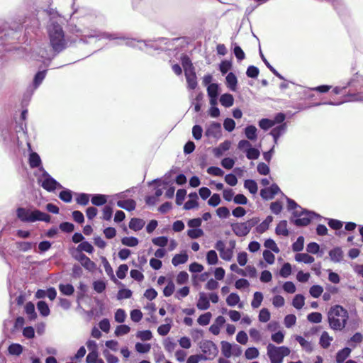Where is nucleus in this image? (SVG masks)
<instances>
[{
  "mask_svg": "<svg viewBox=\"0 0 363 363\" xmlns=\"http://www.w3.org/2000/svg\"><path fill=\"white\" fill-rule=\"evenodd\" d=\"M21 36V27L18 26L16 28H7L6 26L0 28V62L4 57V52L16 50L18 52L19 57H24L26 48L18 46Z\"/></svg>",
  "mask_w": 363,
  "mask_h": 363,
  "instance_id": "f257e3e1",
  "label": "nucleus"
},
{
  "mask_svg": "<svg viewBox=\"0 0 363 363\" xmlns=\"http://www.w3.org/2000/svg\"><path fill=\"white\" fill-rule=\"evenodd\" d=\"M80 35V41L88 43L89 40L95 38L96 40H101V39L108 40H125V45L132 48H137L141 50H144V48L142 47L143 41L137 40L133 38H127L118 33H111L105 31H101L98 28H93L89 27H85L82 31Z\"/></svg>",
  "mask_w": 363,
  "mask_h": 363,
  "instance_id": "f03ea898",
  "label": "nucleus"
},
{
  "mask_svg": "<svg viewBox=\"0 0 363 363\" xmlns=\"http://www.w3.org/2000/svg\"><path fill=\"white\" fill-rule=\"evenodd\" d=\"M329 326L333 330H342L349 319L347 311L340 305L332 306L328 313Z\"/></svg>",
  "mask_w": 363,
  "mask_h": 363,
  "instance_id": "7ed1b4c3",
  "label": "nucleus"
},
{
  "mask_svg": "<svg viewBox=\"0 0 363 363\" xmlns=\"http://www.w3.org/2000/svg\"><path fill=\"white\" fill-rule=\"evenodd\" d=\"M48 33L50 45L55 52L59 53L66 48L65 33L60 24L52 23L48 26Z\"/></svg>",
  "mask_w": 363,
  "mask_h": 363,
  "instance_id": "20e7f679",
  "label": "nucleus"
},
{
  "mask_svg": "<svg viewBox=\"0 0 363 363\" xmlns=\"http://www.w3.org/2000/svg\"><path fill=\"white\" fill-rule=\"evenodd\" d=\"M17 218L23 223H34L36 221H44L49 223L50 216L39 210L31 211L24 207H18L16 209Z\"/></svg>",
  "mask_w": 363,
  "mask_h": 363,
  "instance_id": "39448f33",
  "label": "nucleus"
},
{
  "mask_svg": "<svg viewBox=\"0 0 363 363\" xmlns=\"http://www.w3.org/2000/svg\"><path fill=\"white\" fill-rule=\"evenodd\" d=\"M314 218H320L322 217L313 211L300 208L296 210L295 212H292L291 222L298 227L306 226Z\"/></svg>",
  "mask_w": 363,
  "mask_h": 363,
  "instance_id": "423d86ee",
  "label": "nucleus"
},
{
  "mask_svg": "<svg viewBox=\"0 0 363 363\" xmlns=\"http://www.w3.org/2000/svg\"><path fill=\"white\" fill-rule=\"evenodd\" d=\"M267 355L271 363H281L284 357L290 354V350L286 346L277 347L269 343L267 345Z\"/></svg>",
  "mask_w": 363,
  "mask_h": 363,
  "instance_id": "0eeeda50",
  "label": "nucleus"
},
{
  "mask_svg": "<svg viewBox=\"0 0 363 363\" xmlns=\"http://www.w3.org/2000/svg\"><path fill=\"white\" fill-rule=\"evenodd\" d=\"M40 172H42V175L40 182H41V186L44 189L48 192H53L57 189L62 188L61 184L51 177L43 167H40Z\"/></svg>",
  "mask_w": 363,
  "mask_h": 363,
  "instance_id": "6e6552de",
  "label": "nucleus"
},
{
  "mask_svg": "<svg viewBox=\"0 0 363 363\" xmlns=\"http://www.w3.org/2000/svg\"><path fill=\"white\" fill-rule=\"evenodd\" d=\"M167 38H159L155 40H148L143 41L142 47L144 48V50L150 52L151 50H162V45L167 44Z\"/></svg>",
  "mask_w": 363,
  "mask_h": 363,
  "instance_id": "1a4fd4ad",
  "label": "nucleus"
},
{
  "mask_svg": "<svg viewBox=\"0 0 363 363\" xmlns=\"http://www.w3.org/2000/svg\"><path fill=\"white\" fill-rule=\"evenodd\" d=\"M221 125L218 122H212L205 131V135L208 138H218L221 135Z\"/></svg>",
  "mask_w": 363,
  "mask_h": 363,
  "instance_id": "9d476101",
  "label": "nucleus"
},
{
  "mask_svg": "<svg viewBox=\"0 0 363 363\" xmlns=\"http://www.w3.org/2000/svg\"><path fill=\"white\" fill-rule=\"evenodd\" d=\"M230 226L234 234L238 237H245L250 232L245 222L232 223Z\"/></svg>",
  "mask_w": 363,
  "mask_h": 363,
  "instance_id": "9b49d317",
  "label": "nucleus"
},
{
  "mask_svg": "<svg viewBox=\"0 0 363 363\" xmlns=\"http://www.w3.org/2000/svg\"><path fill=\"white\" fill-rule=\"evenodd\" d=\"M28 162L30 168H39L40 171V167L42 166V161L39 155L35 152H31L29 154Z\"/></svg>",
  "mask_w": 363,
  "mask_h": 363,
  "instance_id": "f8f14e48",
  "label": "nucleus"
},
{
  "mask_svg": "<svg viewBox=\"0 0 363 363\" xmlns=\"http://www.w3.org/2000/svg\"><path fill=\"white\" fill-rule=\"evenodd\" d=\"M244 133L248 140L256 141L257 139V129L253 125L246 126L244 129Z\"/></svg>",
  "mask_w": 363,
  "mask_h": 363,
  "instance_id": "ddd939ff",
  "label": "nucleus"
},
{
  "mask_svg": "<svg viewBox=\"0 0 363 363\" xmlns=\"http://www.w3.org/2000/svg\"><path fill=\"white\" fill-rule=\"evenodd\" d=\"M45 76L46 70L39 71L35 74L33 84L30 87L32 89V92L40 85V84L44 80Z\"/></svg>",
  "mask_w": 363,
  "mask_h": 363,
  "instance_id": "4468645a",
  "label": "nucleus"
},
{
  "mask_svg": "<svg viewBox=\"0 0 363 363\" xmlns=\"http://www.w3.org/2000/svg\"><path fill=\"white\" fill-rule=\"evenodd\" d=\"M230 144L231 143L229 140H225L223 143H221L218 147L213 150L214 155L216 157H221L225 151L230 149Z\"/></svg>",
  "mask_w": 363,
  "mask_h": 363,
  "instance_id": "2eb2a0df",
  "label": "nucleus"
},
{
  "mask_svg": "<svg viewBox=\"0 0 363 363\" xmlns=\"http://www.w3.org/2000/svg\"><path fill=\"white\" fill-rule=\"evenodd\" d=\"M117 206L128 211H131L135 208L136 202L133 199L119 200L117 201Z\"/></svg>",
  "mask_w": 363,
  "mask_h": 363,
  "instance_id": "dca6fc26",
  "label": "nucleus"
},
{
  "mask_svg": "<svg viewBox=\"0 0 363 363\" xmlns=\"http://www.w3.org/2000/svg\"><path fill=\"white\" fill-rule=\"evenodd\" d=\"M273 221V217L272 216H268L267 218L258 225H257L255 230L259 234L264 233L266 230H268L269 225Z\"/></svg>",
  "mask_w": 363,
  "mask_h": 363,
  "instance_id": "f3484780",
  "label": "nucleus"
},
{
  "mask_svg": "<svg viewBox=\"0 0 363 363\" xmlns=\"http://www.w3.org/2000/svg\"><path fill=\"white\" fill-rule=\"evenodd\" d=\"M196 306L200 310H207L210 307L209 300L203 292L199 293V298Z\"/></svg>",
  "mask_w": 363,
  "mask_h": 363,
  "instance_id": "a211bd4d",
  "label": "nucleus"
},
{
  "mask_svg": "<svg viewBox=\"0 0 363 363\" xmlns=\"http://www.w3.org/2000/svg\"><path fill=\"white\" fill-rule=\"evenodd\" d=\"M329 256L333 262H340L343 257V252L340 247H335L330 250Z\"/></svg>",
  "mask_w": 363,
  "mask_h": 363,
  "instance_id": "6ab92c4d",
  "label": "nucleus"
},
{
  "mask_svg": "<svg viewBox=\"0 0 363 363\" xmlns=\"http://www.w3.org/2000/svg\"><path fill=\"white\" fill-rule=\"evenodd\" d=\"M57 54V53H56L53 51L52 48V50H47L46 49H44V48H40L39 50V52H38L39 57L43 59L44 60V62L46 60H48L49 62L51 61Z\"/></svg>",
  "mask_w": 363,
  "mask_h": 363,
  "instance_id": "aec40b11",
  "label": "nucleus"
},
{
  "mask_svg": "<svg viewBox=\"0 0 363 363\" xmlns=\"http://www.w3.org/2000/svg\"><path fill=\"white\" fill-rule=\"evenodd\" d=\"M275 233L277 235L288 236L289 234V230L287 229L286 220H281L275 228Z\"/></svg>",
  "mask_w": 363,
  "mask_h": 363,
  "instance_id": "412c9836",
  "label": "nucleus"
},
{
  "mask_svg": "<svg viewBox=\"0 0 363 363\" xmlns=\"http://www.w3.org/2000/svg\"><path fill=\"white\" fill-rule=\"evenodd\" d=\"M352 350L349 347H345L337 352L336 354L337 363H343L345 360L350 356Z\"/></svg>",
  "mask_w": 363,
  "mask_h": 363,
  "instance_id": "4be33fe9",
  "label": "nucleus"
},
{
  "mask_svg": "<svg viewBox=\"0 0 363 363\" xmlns=\"http://www.w3.org/2000/svg\"><path fill=\"white\" fill-rule=\"evenodd\" d=\"M145 225V221L140 218H133L129 222V228L134 230H140Z\"/></svg>",
  "mask_w": 363,
  "mask_h": 363,
  "instance_id": "5701e85b",
  "label": "nucleus"
},
{
  "mask_svg": "<svg viewBox=\"0 0 363 363\" xmlns=\"http://www.w3.org/2000/svg\"><path fill=\"white\" fill-rule=\"evenodd\" d=\"M91 203L94 206H103L107 201L106 196L104 194H92L91 195Z\"/></svg>",
  "mask_w": 363,
  "mask_h": 363,
  "instance_id": "b1692460",
  "label": "nucleus"
},
{
  "mask_svg": "<svg viewBox=\"0 0 363 363\" xmlns=\"http://www.w3.org/2000/svg\"><path fill=\"white\" fill-rule=\"evenodd\" d=\"M295 260L298 262H303L305 264L313 263L315 260L314 257L307 253H297L295 255Z\"/></svg>",
  "mask_w": 363,
  "mask_h": 363,
  "instance_id": "393cba45",
  "label": "nucleus"
},
{
  "mask_svg": "<svg viewBox=\"0 0 363 363\" xmlns=\"http://www.w3.org/2000/svg\"><path fill=\"white\" fill-rule=\"evenodd\" d=\"M221 345V352L223 355L225 357V358L227 359V358H229L232 356V349L233 345L230 342L227 341H222L220 342Z\"/></svg>",
  "mask_w": 363,
  "mask_h": 363,
  "instance_id": "a878e982",
  "label": "nucleus"
},
{
  "mask_svg": "<svg viewBox=\"0 0 363 363\" xmlns=\"http://www.w3.org/2000/svg\"><path fill=\"white\" fill-rule=\"evenodd\" d=\"M37 309L40 314L43 317H47L50 315V310L48 303L44 301H39L37 303Z\"/></svg>",
  "mask_w": 363,
  "mask_h": 363,
  "instance_id": "bb28decb",
  "label": "nucleus"
},
{
  "mask_svg": "<svg viewBox=\"0 0 363 363\" xmlns=\"http://www.w3.org/2000/svg\"><path fill=\"white\" fill-rule=\"evenodd\" d=\"M225 79H226V84H227L228 87L231 91H235L237 83H238V79H237L236 76L233 72H230L226 76Z\"/></svg>",
  "mask_w": 363,
  "mask_h": 363,
  "instance_id": "cd10ccee",
  "label": "nucleus"
},
{
  "mask_svg": "<svg viewBox=\"0 0 363 363\" xmlns=\"http://www.w3.org/2000/svg\"><path fill=\"white\" fill-rule=\"evenodd\" d=\"M220 102L222 106L228 108L233 105L234 98L230 94H223L220 96Z\"/></svg>",
  "mask_w": 363,
  "mask_h": 363,
  "instance_id": "c85d7f7f",
  "label": "nucleus"
},
{
  "mask_svg": "<svg viewBox=\"0 0 363 363\" xmlns=\"http://www.w3.org/2000/svg\"><path fill=\"white\" fill-rule=\"evenodd\" d=\"M187 260L188 255L186 252H184L182 254L175 255L172 259V263L174 266L177 267L179 264L186 263Z\"/></svg>",
  "mask_w": 363,
  "mask_h": 363,
  "instance_id": "c756f323",
  "label": "nucleus"
},
{
  "mask_svg": "<svg viewBox=\"0 0 363 363\" xmlns=\"http://www.w3.org/2000/svg\"><path fill=\"white\" fill-rule=\"evenodd\" d=\"M333 337H330L328 332L324 331L320 336V345L324 349H327L330 345L331 342L333 341Z\"/></svg>",
  "mask_w": 363,
  "mask_h": 363,
  "instance_id": "7c9ffc66",
  "label": "nucleus"
},
{
  "mask_svg": "<svg viewBox=\"0 0 363 363\" xmlns=\"http://www.w3.org/2000/svg\"><path fill=\"white\" fill-rule=\"evenodd\" d=\"M62 190L59 194V198L65 203H70L72 200V191L62 186Z\"/></svg>",
  "mask_w": 363,
  "mask_h": 363,
  "instance_id": "2f4dec72",
  "label": "nucleus"
},
{
  "mask_svg": "<svg viewBox=\"0 0 363 363\" xmlns=\"http://www.w3.org/2000/svg\"><path fill=\"white\" fill-rule=\"evenodd\" d=\"M25 312L30 320H33L37 318L35 306L32 302L26 303L25 306Z\"/></svg>",
  "mask_w": 363,
  "mask_h": 363,
  "instance_id": "473e14b6",
  "label": "nucleus"
},
{
  "mask_svg": "<svg viewBox=\"0 0 363 363\" xmlns=\"http://www.w3.org/2000/svg\"><path fill=\"white\" fill-rule=\"evenodd\" d=\"M201 349L205 354L213 353V350H217L216 345L212 341H205L201 345Z\"/></svg>",
  "mask_w": 363,
  "mask_h": 363,
  "instance_id": "72a5a7b5",
  "label": "nucleus"
},
{
  "mask_svg": "<svg viewBox=\"0 0 363 363\" xmlns=\"http://www.w3.org/2000/svg\"><path fill=\"white\" fill-rule=\"evenodd\" d=\"M305 304V298L303 295L301 294H296L294 298H293V301H292V305L293 306L299 310V309H301L303 308V306H304Z\"/></svg>",
  "mask_w": 363,
  "mask_h": 363,
  "instance_id": "f704fd0d",
  "label": "nucleus"
},
{
  "mask_svg": "<svg viewBox=\"0 0 363 363\" xmlns=\"http://www.w3.org/2000/svg\"><path fill=\"white\" fill-rule=\"evenodd\" d=\"M23 346L18 343H12L8 347V352L11 355H20L23 352Z\"/></svg>",
  "mask_w": 363,
  "mask_h": 363,
  "instance_id": "c9c22d12",
  "label": "nucleus"
},
{
  "mask_svg": "<svg viewBox=\"0 0 363 363\" xmlns=\"http://www.w3.org/2000/svg\"><path fill=\"white\" fill-rule=\"evenodd\" d=\"M244 187L247 189L252 194H255L257 192V184L253 179H247L244 182Z\"/></svg>",
  "mask_w": 363,
  "mask_h": 363,
  "instance_id": "e433bc0d",
  "label": "nucleus"
},
{
  "mask_svg": "<svg viewBox=\"0 0 363 363\" xmlns=\"http://www.w3.org/2000/svg\"><path fill=\"white\" fill-rule=\"evenodd\" d=\"M206 262L209 265H215L218 263V257L215 250H211L207 252Z\"/></svg>",
  "mask_w": 363,
  "mask_h": 363,
  "instance_id": "4c0bfd02",
  "label": "nucleus"
},
{
  "mask_svg": "<svg viewBox=\"0 0 363 363\" xmlns=\"http://www.w3.org/2000/svg\"><path fill=\"white\" fill-rule=\"evenodd\" d=\"M259 55L262 59V60L264 62L265 65L269 68V69L277 77H279L281 79H284V77L280 74L272 66V64H269V62L267 61V60L265 58L264 55H263L261 49L259 48Z\"/></svg>",
  "mask_w": 363,
  "mask_h": 363,
  "instance_id": "58836bf2",
  "label": "nucleus"
},
{
  "mask_svg": "<svg viewBox=\"0 0 363 363\" xmlns=\"http://www.w3.org/2000/svg\"><path fill=\"white\" fill-rule=\"evenodd\" d=\"M76 196V201L78 204L82 206H86L89 203L91 194L79 193L77 194Z\"/></svg>",
  "mask_w": 363,
  "mask_h": 363,
  "instance_id": "ea45409f",
  "label": "nucleus"
},
{
  "mask_svg": "<svg viewBox=\"0 0 363 363\" xmlns=\"http://www.w3.org/2000/svg\"><path fill=\"white\" fill-rule=\"evenodd\" d=\"M207 93L209 97L218 98L219 94V86L218 84L212 83L207 87Z\"/></svg>",
  "mask_w": 363,
  "mask_h": 363,
  "instance_id": "a19ab883",
  "label": "nucleus"
},
{
  "mask_svg": "<svg viewBox=\"0 0 363 363\" xmlns=\"http://www.w3.org/2000/svg\"><path fill=\"white\" fill-rule=\"evenodd\" d=\"M287 125L286 123H281L279 125L273 128L270 131V135H275L277 137H280L286 131Z\"/></svg>",
  "mask_w": 363,
  "mask_h": 363,
  "instance_id": "79ce46f5",
  "label": "nucleus"
},
{
  "mask_svg": "<svg viewBox=\"0 0 363 363\" xmlns=\"http://www.w3.org/2000/svg\"><path fill=\"white\" fill-rule=\"evenodd\" d=\"M101 261L106 274L111 277L112 280L116 281V279L115 278V276L113 274V269L109 262H108L107 259L104 257H102Z\"/></svg>",
  "mask_w": 363,
  "mask_h": 363,
  "instance_id": "37998d69",
  "label": "nucleus"
},
{
  "mask_svg": "<svg viewBox=\"0 0 363 363\" xmlns=\"http://www.w3.org/2000/svg\"><path fill=\"white\" fill-rule=\"evenodd\" d=\"M59 290L62 294H64L65 296H71L73 294V293L74 291V286L70 284H60Z\"/></svg>",
  "mask_w": 363,
  "mask_h": 363,
  "instance_id": "c03bdc74",
  "label": "nucleus"
},
{
  "mask_svg": "<svg viewBox=\"0 0 363 363\" xmlns=\"http://www.w3.org/2000/svg\"><path fill=\"white\" fill-rule=\"evenodd\" d=\"M363 340V335L360 333H354L350 339L348 340L347 343L351 345L352 347H355L357 344H359Z\"/></svg>",
  "mask_w": 363,
  "mask_h": 363,
  "instance_id": "a18cd8bd",
  "label": "nucleus"
},
{
  "mask_svg": "<svg viewBox=\"0 0 363 363\" xmlns=\"http://www.w3.org/2000/svg\"><path fill=\"white\" fill-rule=\"evenodd\" d=\"M263 300V294L259 291L254 293L253 299L251 302V306L253 308H257Z\"/></svg>",
  "mask_w": 363,
  "mask_h": 363,
  "instance_id": "49530a36",
  "label": "nucleus"
},
{
  "mask_svg": "<svg viewBox=\"0 0 363 363\" xmlns=\"http://www.w3.org/2000/svg\"><path fill=\"white\" fill-rule=\"evenodd\" d=\"M138 242V239L135 237H124L121 239V243L128 247H135Z\"/></svg>",
  "mask_w": 363,
  "mask_h": 363,
  "instance_id": "de8ad7c7",
  "label": "nucleus"
},
{
  "mask_svg": "<svg viewBox=\"0 0 363 363\" xmlns=\"http://www.w3.org/2000/svg\"><path fill=\"white\" fill-rule=\"evenodd\" d=\"M77 250L91 254L94 252V247L88 241H83L77 246Z\"/></svg>",
  "mask_w": 363,
  "mask_h": 363,
  "instance_id": "09e8293b",
  "label": "nucleus"
},
{
  "mask_svg": "<svg viewBox=\"0 0 363 363\" xmlns=\"http://www.w3.org/2000/svg\"><path fill=\"white\" fill-rule=\"evenodd\" d=\"M259 350L255 347L247 348L245 352V358L247 359H253L259 356Z\"/></svg>",
  "mask_w": 363,
  "mask_h": 363,
  "instance_id": "8fccbe9b",
  "label": "nucleus"
},
{
  "mask_svg": "<svg viewBox=\"0 0 363 363\" xmlns=\"http://www.w3.org/2000/svg\"><path fill=\"white\" fill-rule=\"evenodd\" d=\"M106 288V284L103 280H96L93 282V289L96 292L99 294L104 292Z\"/></svg>",
  "mask_w": 363,
  "mask_h": 363,
  "instance_id": "3c124183",
  "label": "nucleus"
},
{
  "mask_svg": "<svg viewBox=\"0 0 363 363\" xmlns=\"http://www.w3.org/2000/svg\"><path fill=\"white\" fill-rule=\"evenodd\" d=\"M240 301V296L236 293H231L226 298V303L229 306H235Z\"/></svg>",
  "mask_w": 363,
  "mask_h": 363,
  "instance_id": "603ef678",
  "label": "nucleus"
},
{
  "mask_svg": "<svg viewBox=\"0 0 363 363\" xmlns=\"http://www.w3.org/2000/svg\"><path fill=\"white\" fill-rule=\"evenodd\" d=\"M296 340L300 344V345L307 352L312 351L311 344L305 340L303 337L297 335L296 337Z\"/></svg>",
  "mask_w": 363,
  "mask_h": 363,
  "instance_id": "864d4df0",
  "label": "nucleus"
},
{
  "mask_svg": "<svg viewBox=\"0 0 363 363\" xmlns=\"http://www.w3.org/2000/svg\"><path fill=\"white\" fill-rule=\"evenodd\" d=\"M211 318V313L210 312H207L204 314L201 315L198 319L197 322L200 325L205 326L209 324Z\"/></svg>",
  "mask_w": 363,
  "mask_h": 363,
  "instance_id": "5fc2aeb1",
  "label": "nucleus"
},
{
  "mask_svg": "<svg viewBox=\"0 0 363 363\" xmlns=\"http://www.w3.org/2000/svg\"><path fill=\"white\" fill-rule=\"evenodd\" d=\"M323 292V288L320 285H313L310 288L309 293L313 298H318Z\"/></svg>",
  "mask_w": 363,
  "mask_h": 363,
  "instance_id": "6e6d98bb",
  "label": "nucleus"
},
{
  "mask_svg": "<svg viewBox=\"0 0 363 363\" xmlns=\"http://www.w3.org/2000/svg\"><path fill=\"white\" fill-rule=\"evenodd\" d=\"M136 337L142 341H147L152 339V335L150 330H146L138 331L136 334Z\"/></svg>",
  "mask_w": 363,
  "mask_h": 363,
  "instance_id": "4d7b16f0",
  "label": "nucleus"
},
{
  "mask_svg": "<svg viewBox=\"0 0 363 363\" xmlns=\"http://www.w3.org/2000/svg\"><path fill=\"white\" fill-rule=\"evenodd\" d=\"M304 238L303 236H299L296 241L292 245V250L294 252H300L303 249Z\"/></svg>",
  "mask_w": 363,
  "mask_h": 363,
  "instance_id": "13d9d810",
  "label": "nucleus"
},
{
  "mask_svg": "<svg viewBox=\"0 0 363 363\" xmlns=\"http://www.w3.org/2000/svg\"><path fill=\"white\" fill-rule=\"evenodd\" d=\"M81 264L88 271L93 272L96 269V264L91 261L88 257L83 260Z\"/></svg>",
  "mask_w": 363,
  "mask_h": 363,
  "instance_id": "bf43d9fd",
  "label": "nucleus"
},
{
  "mask_svg": "<svg viewBox=\"0 0 363 363\" xmlns=\"http://www.w3.org/2000/svg\"><path fill=\"white\" fill-rule=\"evenodd\" d=\"M291 273V266L289 263H284L281 267L279 274L283 278H287Z\"/></svg>",
  "mask_w": 363,
  "mask_h": 363,
  "instance_id": "052dcab7",
  "label": "nucleus"
},
{
  "mask_svg": "<svg viewBox=\"0 0 363 363\" xmlns=\"http://www.w3.org/2000/svg\"><path fill=\"white\" fill-rule=\"evenodd\" d=\"M270 312L267 308H262L259 313V320L262 323H267L270 319Z\"/></svg>",
  "mask_w": 363,
  "mask_h": 363,
  "instance_id": "680f3d73",
  "label": "nucleus"
},
{
  "mask_svg": "<svg viewBox=\"0 0 363 363\" xmlns=\"http://www.w3.org/2000/svg\"><path fill=\"white\" fill-rule=\"evenodd\" d=\"M151 345L147 343L137 342L135 344V350L139 353H147L150 350Z\"/></svg>",
  "mask_w": 363,
  "mask_h": 363,
  "instance_id": "e2e57ef3",
  "label": "nucleus"
},
{
  "mask_svg": "<svg viewBox=\"0 0 363 363\" xmlns=\"http://www.w3.org/2000/svg\"><path fill=\"white\" fill-rule=\"evenodd\" d=\"M130 330V328L127 325H118L115 330V335L116 336H121L128 334Z\"/></svg>",
  "mask_w": 363,
  "mask_h": 363,
  "instance_id": "0e129e2a",
  "label": "nucleus"
},
{
  "mask_svg": "<svg viewBox=\"0 0 363 363\" xmlns=\"http://www.w3.org/2000/svg\"><path fill=\"white\" fill-rule=\"evenodd\" d=\"M259 126L264 130H267L274 126V123L271 119L262 118L259 121Z\"/></svg>",
  "mask_w": 363,
  "mask_h": 363,
  "instance_id": "69168bd1",
  "label": "nucleus"
},
{
  "mask_svg": "<svg viewBox=\"0 0 363 363\" xmlns=\"http://www.w3.org/2000/svg\"><path fill=\"white\" fill-rule=\"evenodd\" d=\"M308 321L313 323H319L322 320V315L318 312H312L307 316Z\"/></svg>",
  "mask_w": 363,
  "mask_h": 363,
  "instance_id": "338daca9",
  "label": "nucleus"
},
{
  "mask_svg": "<svg viewBox=\"0 0 363 363\" xmlns=\"http://www.w3.org/2000/svg\"><path fill=\"white\" fill-rule=\"evenodd\" d=\"M103 355L106 358L107 363H118L119 361L116 356L111 354L106 349L103 351Z\"/></svg>",
  "mask_w": 363,
  "mask_h": 363,
  "instance_id": "774afa93",
  "label": "nucleus"
}]
</instances>
